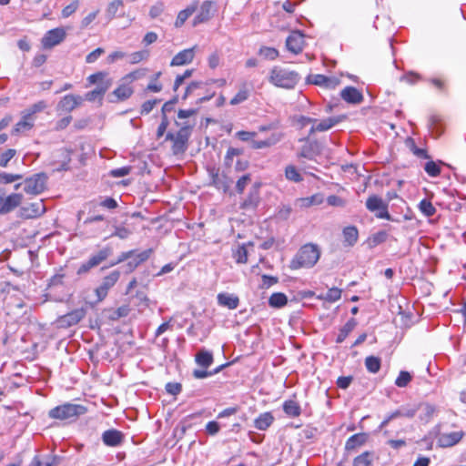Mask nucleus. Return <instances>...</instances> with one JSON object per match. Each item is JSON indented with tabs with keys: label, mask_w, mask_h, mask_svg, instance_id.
Returning <instances> with one entry per match:
<instances>
[{
	"label": "nucleus",
	"mask_w": 466,
	"mask_h": 466,
	"mask_svg": "<svg viewBox=\"0 0 466 466\" xmlns=\"http://www.w3.org/2000/svg\"><path fill=\"white\" fill-rule=\"evenodd\" d=\"M319 257L320 250L317 245L305 244L291 259L289 268L294 270L301 268H312L318 262Z\"/></svg>",
	"instance_id": "1"
},
{
	"label": "nucleus",
	"mask_w": 466,
	"mask_h": 466,
	"mask_svg": "<svg viewBox=\"0 0 466 466\" xmlns=\"http://www.w3.org/2000/svg\"><path fill=\"white\" fill-rule=\"evenodd\" d=\"M299 76L295 71H290L279 66H274L269 74L268 81L278 86L292 89L298 84Z\"/></svg>",
	"instance_id": "2"
},
{
	"label": "nucleus",
	"mask_w": 466,
	"mask_h": 466,
	"mask_svg": "<svg viewBox=\"0 0 466 466\" xmlns=\"http://www.w3.org/2000/svg\"><path fill=\"white\" fill-rule=\"evenodd\" d=\"M192 132V126H181L176 134L168 132L166 140L173 142L172 152L174 155H179L187 149V142Z\"/></svg>",
	"instance_id": "3"
},
{
	"label": "nucleus",
	"mask_w": 466,
	"mask_h": 466,
	"mask_svg": "<svg viewBox=\"0 0 466 466\" xmlns=\"http://www.w3.org/2000/svg\"><path fill=\"white\" fill-rule=\"evenodd\" d=\"M86 408L79 404L65 403L49 410V417L56 420H70L83 415Z\"/></svg>",
	"instance_id": "4"
},
{
	"label": "nucleus",
	"mask_w": 466,
	"mask_h": 466,
	"mask_svg": "<svg viewBox=\"0 0 466 466\" xmlns=\"http://www.w3.org/2000/svg\"><path fill=\"white\" fill-rule=\"evenodd\" d=\"M112 248L111 247H105L98 250L96 253L93 254L88 260L82 263L76 273L78 275L86 274L87 273L91 268L97 267L100 265L103 261H105L108 257L112 254Z\"/></svg>",
	"instance_id": "5"
},
{
	"label": "nucleus",
	"mask_w": 466,
	"mask_h": 466,
	"mask_svg": "<svg viewBox=\"0 0 466 466\" xmlns=\"http://www.w3.org/2000/svg\"><path fill=\"white\" fill-rule=\"evenodd\" d=\"M366 208L370 212H376L381 209V212H377L375 216L378 218L387 219L393 221L392 217L388 212V202L384 201L380 197L377 195L370 196L366 200Z\"/></svg>",
	"instance_id": "6"
},
{
	"label": "nucleus",
	"mask_w": 466,
	"mask_h": 466,
	"mask_svg": "<svg viewBox=\"0 0 466 466\" xmlns=\"http://www.w3.org/2000/svg\"><path fill=\"white\" fill-rule=\"evenodd\" d=\"M46 181L45 173L35 174L25 180L24 190L30 195H39L46 189Z\"/></svg>",
	"instance_id": "7"
},
{
	"label": "nucleus",
	"mask_w": 466,
	"mask_h": 466,
	"mask_svg": "<svg viewBox=\"0 0 466 466\" xmlns=\"http://www.w3.org/2000/svg\"><path fill=\"white\" fill-rule=\"evenodd\" d=\"M119 277L120 272L114 270L102 279L101 284L95 289L97 301H102L107 296L108 290L115 286Z\"/></svg>",
	"instance_id": "8"
},
{
	"label": "nucleus",
	"mask_w": 466,
	"mask_h": 466,
	"mask_svg": "<svg viewBox=\"0 0 466 466\" xmlns=\"http://www.w3.org/2000/svg\"><path fill=\"white\" fill-rule=\"evenodd\" d=\"M66 36V30L63 27H56L47 31L41 43L44 48L50 49L63 42Z\"/></svg>",
	"instance_id": "9"
},
{
	"label": "nucleus",
	"mask_w": 466,
	"mask_h": 466,
	"mask_svg": "<svg viewBox=\"0 0 466 466\" xmlns=\"http://www.w3.org/2000/svg\"><path fill=\"white\" fill-rule=\"evenodd\" d=\"M259 187L260 183H254L252 185L248 191V194L240 203V209L246 211H253L258 208L260 202Z\"/></svg>",
	"instance_id": "10"
},
{
	"label": "nucleus",
	"mask_w": 466,
	"mask_h": 466,
	"mask_svg": "<svg viewBox=\"0 0 466 466\" xmlns=\"http://www.w3.org/2000/svg\"><path fill=\"white\" fill-rule=\"evenodd\" d=\"M300 141H305L306 143L298 153L299 157L311 160L321 153L320 144L317 140L309 141L308 138H303Z\"/></svg>",
	"instance_id": "11"
},
{
	"label": "nucleus",
	"mask_w": 466,
	"mask_h": 466,
	"mask_svg": "<svg viewBox=\"0 0 466 466\" xmlns=\"http://www.w3.org/2000/svg\"><path fill=\"white\" fill-rule=\"evenodd\" d=\"M211 184L218 189H222L225 193L230 188L233 180L225 173H219L218 169L212 168L209 170Z\"/></svg>",
	"instance_id": "12"
},
{
	"label": "nucleus",
	"mask_w": 466,
	"mask_h": 466,
	"mask_svg": "<svg viewBox=\"0 0 466 466\" xmlns=\"http://www.w3.org/2000/svg\"><path fill=\"white\" fill-rule=\"evenodd\" d=\"M307 82L329 89H334L339 84V78L320 74L309 75Z\"/></svg>",
	"instance_id": "13"
},
{
	"label": "nucleus",
	"mask_w": 466,
	"mask_h": 466,
	"mask_svg": "<svg viewBox=\"0 0 466 466\" xmlns=\"http://www.w3.org/2000/svg\"><path fill=\"white\" fill-rule=\"evenodd\" d=\"M84 101V97L76 95L65 96L57 104L58 110L64 112H71L77 106H79Z\"/></svg>",
	"instance_id": "14"
},
{
	"label": "nucleus",
	"mask_w": 466,
	"mask_h": 466,
	"mask_svg": "<svg viewBox=\"0 0 466 466\" xmlns=\"http://www.w3.org/2000/svg\"><path fill=\"white\" fill-rule=\"evenodd\" d=\"M197 46L184 49L178 52L171 60V66H180L190 64L195 57V50Z\"/></svg>",
	"instance_id": "15"
},
{
	"label": "nucleus",
	"mask_w": 466,
	"mask_h": 466,
	"mask_svg": "<svg viewBox=\"0 0 466 466\" xmlns=\"http://www.w3.org/2000/svg\"><path fill=\"white\" fill-rule=\"evenodd\" d=\"M304 45V35L299 32H292L286 40V46L288 50L294 54H299L302 51Z\"/></svg>",
	"instance_id": "16"
},
{
	"label": "nucleus",
	"mask_w": 466,
	"mask_h": 466,
	"mask_svg": "<svg viewBox=\"0 0 466 466\" xmlns=\"http://www.w3.org/2000/svg\"><path fill=\"white\" fill-rule=\"evenodd\" d=\"M463 436L462 431L442 433L438 438V443L443 448L451 447L459 443Z\"/></svg>",
	"instance_id": "17"
},
{
	"label": "nucleus",
	"mask_w": 466,
	"mask_h": 466,
	"mask_svg": "<svg viewBox=\"0 0 466 466\" xmlns=\"http://www.w3.org/2000/svg\"><path fill=\"white\" fill-rule=\"evenodd\" d=\"M152 253V248L146 249L137 254L135 253L133 258H131L130 260L125 265L126 273L133 272L140 264L147 261Z\"/></svg>",
	"instance_id": "18"
},
{
	"label": "nucleus",
	"mask_w": 466,
	"mask_h": 466,
	"mask_svg": "<svg viewBox=\"0 0 466 466\" xmlns=\"http://www.w3.org/2000/svg\"><path fill=\"white\" fill-rule=\"evenodd\" d=\"M124 434L115 429L107 430L102 434V441L105 445L109 447H116L122 444L124 441Z\"/></svg>",
	"instance_id": "19"
},
{
	"label": "nucleus",
	"mask_w": 466,
	"mask_h": 466,
	"mask_svg": "<svg viewBox=\"0 0 466 466\" xmlns=\"http://www.w3.org/2000/svg\"><path fill=\"white\" fill-rule=\"evenodd\" d=\"M111 85L112 81L110 79H106V82H101L94 90L87 92L85 95L84 99L90 102H94L96 100L101 101L103 99L104 95L109 89Z\"/></svg>",
	"instance_id": "20"
},
{
	"label": "nucleus",
	"mask_w": 466,
	"mask_h": 466,
	"mask_svg": "<svg viewBox=\"0 0 466 466\" xmlns=\"http://www.w3.org/2000/svg\"><path fill=\"white\" fill-rule=\"evenodd\" d=\"M22 199L23 196L22 194L19 193L11 194L7 196L5 198H3L0 215H5L14 210L21 204Z\"/></svg>",
	"instance_id": "21"
},
{
	"label": "nucleus",
	"mask_w": 466,
	"mask_h": 466,
	"mask_svg": "<svg viewBox=\"0 0 466 466\" xmlns=\"http://www.w3.org/2000/svg\"><path fill=\"white\" fill-rule=\"evenodd\" d=\"M86 316V310L81 308V309H74L72 310L71 312L62 316L60 319H59V322L63 325V326H74L76 324H77L82 319H84Z\"/></svg>",
	"instance_id": "22"
},
{
	"label": "nucleus",
	"mask_w": 466,
	"mask_h": 466,
	"mask_svg": "<svg viewBox=\"0 0 466 466\" xmlns=\"http://www.w3.org/2000/svg\"><path fill=\"white\" fill-rule=\"evenodd\" d=\"M340 96L343 100L350 104H360L363 100L362 94L353 86H347L342 89Z\"/></svg>",
	"instance_id": "23"
},
{
	"label": "nucleus",
	"mask_w": 466,
	"mask_h": 466,
	"mask_svg": "<svg viewBox=\"0 0 466 466\" xmlns=\"http://www.w3.org/2000/svg\"><path fill=\"white\" fill-rule=\"evenodd\" d=\"M26 218H36L43 215L46 211V207L43 200H38L29 203L23 208Z\"/></svg>",
	"instance_id": "24"
},
{
	"label": "nucleus",
	"mask_w": 466,
	"mask_h": 466,
	"mask_svg": "<svg viewBox=\"0 0 466 466\" xmlns=\"http://www.w3.org/2000/svg\"><path fill=\"white\" fill-rule=\"evenodd\" d=\"M218 303L220 306L226 307L229 309H235L238 307L239 299L238 296L229 293H219L217 297Z\"/></svg>",
	"instance_id": "25"
},
{
	"label": "nucleus",
	"mask_w": 466,
	"mask_h": 466,
	"mask_svg": "<svg viewBox=\"0 0 466 466\" xmlns=\"http://www.w3.org/2000/svg\"><path fill=\"white\" fill-rule=\"evenodd\" d=\"M368 441V434L367 433H357L352 436H350L345 444V450L347 451H355L357 448L361 447L366 443Z\"/></svg>",
	"instance_id": "26"
},
{
	"label": "nucleus",
	"mask_w": 466,
	"mask_h": 466,
	"mask_svg": "<svg viewBox=\"0 0 466 466\" xmlns=\"http://www.w3.org/2000/svg\"><path fill=\"white\" fill-rule=\"evenodd\" d=\"M282 138V135L280 133H274L268 138L265 140H251V147L253 149H261L265 147H269L278 142H279Z\"/></svg>",
	"instance_id": "27"
},
{
	"label": "nucleus",
	"mask_w": 466,
	"mask_h": 466,
	"mask_svg": "<svg viewBox=\"0 0 466 466\" xmlns=\"http://www.w3.org/2000/svg\"><path fill=\"white\" fill-rule=\"evenodd\" d=\"M211 8H212V2L205 1L200 6L199 13L194 19V25H196L199 23H204V22L208 21L212 16Z\"/></svg>",
	"instance_id": "28"
},
{
	"label": "nucleus",
	"mask_w": 466,
	"mask_h": 466,
	"mask_svg": "<svg viewBox=\"0 0 466 466\" xmlns=\"http://www.w3.org/2000/svg\"><path fill=\"white\" fill-rule=\"evenodd\" d=\"M34 117L28 116L24 112L22 113V119L17 122L12 131L14 135H17L21 132L30 130L34 127Z\"/></svg>",
	"instance_id": "29"
},
{
	"label": "nucleus",
	"mask_w": 466,
	"mask_h": 466,
	"mask_svg": "<svg viewBox=\"0 0 466 466\" xmlns=\"http://www.w3.org/2000/svg\"><path fill=\"white\" fill-rule=\"evenodd\" d=\"M344 243L346 246H354L359 238V231L355 226L346 227L342 231Z\"/></svg>",
	"instance_id": "30"
},
{
	"label": "nucleus",
	"mask_w": 466,
	"mask_h": 466,
	"mask_svg": "<svg viewBox=\"0 0 466 466\" xmlns=\"http://www.w3.org/2000/svg\"><path fill=\"white\" fill-rule=\"evenodd\" d=\"M196 362L198 366L207 369L213 363V355L210 351L201 349L196 354Z\"/></svg>",
	"instance_id": "31"
},
{
	"label": "nucleus",
	"mask_w": 466,
	"mask_h": 466,
	"mask_svg": "<svg viewBox=\"0 0 466 466\" xmlns=\"http://www.w3.org/2000/svg\"><path fill=\"white\" fill-rule=\"evenodd\" d=\"M274 421V417L270 412H264L260 414L255 420L254 426L259 431L267 430Z\"/></svg>",
	"instance_id": "32"
},
{
	"label": "nucleus",
	"mask_w": 466,
	"mask_h": 466,
	"mask_svg": "<svg viewBox=\"0 0 466 466\" xmlns=\"http://www.w3.org/2000/svg\"><path fill=\"white\" fill-rule=\"evenodd\" d=\"M357 326V320L354 318L350 319L346 324L339 329V332L337 336L336 342L342 343L345 339L349 336V334L355 329Z\"/></svg>",
	"instance_id": "33"
},
{
	"label": "nucleus",
	"mask_w": 466,
	"mask_h": 466,
	"mask_svg": "<svg viewBox=\"0 0 466 466\" xmlns=\"http://www.w3.org/2000/svg\"><path fill=\"white\" fill-rule=\"evenodd\" d=\"M57 156L62 158L61 163L55 168V171H63L69 168L72 151L66 148H61L57 152Z\"/></svg>",
	"instance_id": "34"
},
{
	"label": "nucleus",
	"mask_w": 466,
	"mask_h": 466,
	"mask_svg": "<svg viewBox=\"0 0 466 466\" xmlns=\"http://www.w3.org/2000/svg\"><path fill=\"white\" fill-rule=\"evenodd\" d=\"M342 119V116H332L328 117L320 121L319 123H316V129H318L319 132H324L330 128H332L334 126L339 124Z\"/></svg>",
	"instance_id": "35"
},
{
	"label": "nucleus",
	"mask_w": 466,
	"mask_h": 466,
	"mask_svg": "<svg viewBox=\"0 0 466 466\" xmlns=\"http://www.w3.org/2000/svg\"><path fill=\"white\" fill-rule=\"evenodd\" d=\"M287 296L281 292L273 293L268 299V305L271 308L279 309L287 305Z\"/></svg>",
	"instance_id": "36"
},
{
	"label": "nucleus",
	"mask_w": 466,
	"mask_h": 466,
	"mask_svg": "<svg viewBox=\"0 0 466 466\" xmlns=\"http://www.w3.org/2000/svg\"><path fill=\"white\" fill-rule=\"evenodd\" d=\"M133 89L127 85H121L114 90L112 96H116L117 100H126L131 96Z\"/></svg>",
	"instance_id": "37"
},
{
	"label": "nucleus",
	"mask_w": 466,
	"mask_h": 466,
	"mask_svg": "<svg viewBox=\"0 0 466 466\" xmlns=\"http://www.w3.org/2000/svg\"><path fill=\"white\" fill-rule=\"evenodd\" d=\"M123 9V1L122 0H114L112 1L106 10V15L108 20H112L120 10Z\"/></svg>",
	"instance_id": "38"
},
{
	"label": "nucleus",
	"mask_w": 466,
	"mask_h": 466,
	"mask_svg": "<svg viewBox=\"0 0 466 466\" xmlns=\"http://www.w3.org/2000/svg\"><path fill=\"white\" fill-rule=\"evenodd\" d=\"M283 410L290 417H298L300 414V407L294 400H286L283 404Z\"/></svg>",
	"instance_id": "39"
},
{
	"label": "nucleus",
	"mask_w": 466,
	"mask_h": 466,
	"mask_svg": "<svg viewBox=\"0 0 466 466\" xmlns=\"http://www.w3.org/2000/svg\"><path fill=\"white\" fill-rule=\"evenodd\" d=\"M373 461V453L365 451L357 456L353 461V466H370Z\"/></svg>",
	"instance_id": "40"
},
{
	"label": "nucleus",
	"mask_w": 466,
	"mask_h": 466,
	"mask_svg": "<svg viewBox=\"0 0 466 466\" xmlns=\"http://www.w3.org/2000/svg\"><path fill=\"white\" fill-rule=\"evenodd\" d=\"M381 366L379 357L369 356L365 359V367L370 373H377Z\"/></svg>",
	"instance_id": "41"
},
{
	"label": "nucleus",
	"mask_w": 466,
	"mask_h": 466,
	"mask_svg": "<svg viewBox=\"0 0 466 466\" xmlns=\"http://www.w3.org/2000/svg\"><path fill=\"white\" fill-rule=\"evenodd\" d=\"M285 177L288 180L292 182H301L303 180L302 176L293 165H289L285 168Z\"/></svg>",
	"instance_id": "42"
},
{
	"label": "nucleus",
	"mask_w": 466,
	"mask_h": 466,
	"mask_svg": "<svg viewBox=\"0 0 466 466\" xmlns=\"http://www.w3.org/2000/svg\"><path fill=\"white\" fill-rule=\"evenodd\" d=\"M389 237V234L384 231V230H380L373 235H371L369 239H368V243H369V246L370 248H374L383 242H385L387 240Z\"/></svg>",
	"instance_id": "43"
},
{
	"label": "nucleus",
	"mask_w": 466,
	"mask_h": 466,
	"mask_svg": "<svg viewBox=\"0 0 466 466\" xmlns=\"http://www.w3.org/2000/svg\"><path fill=\"white\" fill-rule=\"evenodd\" d=\"M249 96V90L247 88V85L243 84L236 96L230 100V105L236 106L246 101Z\"/></svg>",
	"instance_id": "44"
},
{
	"label": "nucleus",
	"mask_w": 466,
	"mask_h": 466,
	"mask_svg": "<svg viewBox=\"0 0 466 466\" xmlns=\"http://www.w3.org/2000/svg\"><path fill=\"white\" fill-rule=\"evenodd\" d=\"M418 208L425 217H431L436 213V208H434L432 203L427 198L422 199L419 203Z\"/></svg>",
	"instance_id": "45"
},
{
	"label": "nucleus",
	"mask_w": 466,
	"mask_h": 466,
	"mask_svg": "<svg viewBox=\"0 0 466 466\" xmlns=\"http://www.w3.org/2000/svg\"><path fill=\"white\" fill-rule=\"evenodd\" d=\"M299 201L302 207L309 208L314 205H320L323 202V196L321 194H315L310 197L302 198Z\"/></svg>",
	"instance_id": "46"
},
{
	"label": "nucleus",
	"mask_w": 466,
	"mask_h": 466,
	"mask_svg": "<svg viewBox=\"0 0 466 466\" xmlns=\"http://www.w3.org/2000/svg\"><path fill=\"white\" fill-rule=\"evenodd\" d=\"M194 7H187L182 11H180L177 16L175 26L180 27L184 25V23L187 20V18L194 13Z\"/></svg>",
	"instance_id": "47"
},
{
	"label": "nucleus",
	"mask_w": 466,
	"mask_h": 466,
	"mask_svg": "<svg viewBox=\"0 0 466 466\" xmlns=\"http://www.w3.org/2000/svg\"><path fill=\"white\" fill-rule=\"evenodd\" d=\"M251 182V175L249 173L244 174L239 177L236 182V190L238 194H242L245 188Z\"/></svg>",
	"instance_id": "48"
},
{
	"label": "nucleus",
	"mask_w": 466,
	"mask_h": 466,
	"mask_svg": "<svg viewBox=\"0 0 466 466\" xmlns=\"http://www.w3.org/2000/svg\"><path fill=\"white\" fill-rule=\"evenodd\" d=\"M412 380V376L406 370H401L395 380L396 386L400 388L406 387Z\"/></svg>",
	"instance_id": "49"
},
{
	"label": "nucleus",
	"mask_w": 466,
	"mask_h": 466,
	"mask_svg": "<svg viewBox=\"0 0 466 466\" xmlns=\"http://www.w3.org/2000/svg\"><path fill=\"white\" fill-rule=\"evenodd\" d=\"M425 172L431 177H436L441 174V167L434 161H428L424 166Z\"/></svg>",
	"instance_id": "50"
},
{
	"label": "nucleus",
	"mask_w": 466,
	"mask_h": 466,
	"mask_svg": "<svg viewBox=\"0 0 466 466\" xmlns=\"http://www.w3.org/2000/svg\"><path fill=\"white\" fill-rule=\"evenodd\" d=\"M259 55L266 59L274 60L279 56V51L273 47L264 46L259 49Z\"/></svg>",
	"instance_id": "51"
},
{
	"label": "nucleus",
	"mask_w": 466,
	"mask_h": 466,
	"mask_svg": "<svg viewBox=\"0 0 466 466\" xmlns=\"http://www.w3.org/2000/svg\"><path fill=\"white\" fill-rule=\"evenodd\" d=\"M149 56V52L147 50H141L137 52H134L129 56L130 64H137L145 59H147Z\"/></svg>",
	"instance_id": "52"
},
{
	"label": "nucleus",
	"mask_w": 466,
	"mask_h": 466,
	"mask_svg": "<svg viewBox=\"0 0 466 466\" xmlns=\"http://www.w3.org/2000/svg\"><path fill=\"white\" fill-rule=\"evenodd\" d=\"M46 107V104L44 101H39L32 105L29 108L24 111L28 116L34 117V115L43 111Z\"/></svg>",
	"instance_id": "53"
},
{
	"label": "nucleus",
	"mask_w": 466,
	"mask_h": 466,
	"mask_svg": "<svg viewBox=\"0 0 466 466\" xmlns=\"http://www.w3.org/2000/svg\"><path fill=\"white\" fill-rule=\"evenodd\" d=\"M341 297V289L339 288H331L329 289L324 299L329 302H335L339 300Z\"/></svg>",
	"instance_id": "54"
},
{
	"label": "nucleus",
	"mask_w": 466,
	"mask_h": 466,
	"mask_svg": "<svg viewBox=\"0 0 466 466\" xmlns=\"http://www.w3.org/2000/svg\"><path fill=\"white\" fill-rule=\"evenodd\" d=\"M15 149H7L3 154L0 155V167H5L8 165V162L15 156Z\"/></svg>",
	"instance_id": "55"
},
{
	"label": "nucleus",
	"mask_w": 466,
	"mask_h": 466,
	"mask_svg": "<svg viewBox=\"0 0 466 466\" xmlns=\"http://www.w3.org/2000/svg\"><path fill=\"white\" fill-rule=\"evenodd\" d=\"M129 313V309L127 306H122L114 310L111 315L109 316V319L112 320H117L120 318L127 317Z\"/></svg>",
	"instance_id": "56"
},
{
	"label": "nucleus",
	"mask_w": 466,
	"mask_h": 466,
	"mask_svg": "<svg viewBox=\"0 0 466 466\" xmlns=\"http://www.w3.org/2000/svg\"><path fill=\"white\" fill-rule=\"evenodd\" d=\"M132 170L131 167H122L110 170L109 175L112 177H122L130 174Z\"/></svg>",
	"instance_id": "57"
},
{
	"label": "nucleus",
	"mask_w": 466,
	"mask_h": 466,
	"mask_svg": "<svg viewBox=\"0 0 466 466\" xmlns=\"http://www.w3.org/2000/svg\"><path fill=\"white\" fill-rule=\"evenodd\" d=\"M23 177L19 174H8L5 172H0V181L5 184H9L14 181L21 179Z\"/></svg>",
	"instance_id": "58"
},
{
	"label": "nucleus",
	"mask_w": 466,
	"mask_h": 466,
	"mask_svg": "<svg viewBox=\"0 0 466 466\" xmlns=\"http://www.w3.org/2000/svg\"><path fill=\"white\" fill-rule=\"evenodd\" d=\"M132 234L131 229L126 228V227H116L115 231L112 234V236H116L119 238L120 239H126Z\"/></svg>",
	"instance_id": "59"
},
{
	"label": "nucleus",
	"mask_w": 466,
	"mask_h": 466,
	"mask_svg": "<svg viewBox=\"0 0 466 466\" xmlns=\"http://www.w3.org/2000/svg\"><path fill=\"white\" fill-rule=\"evenodd\" d=\"M236 261L240 264H245L248 261V251L244 246L238 247L236 255Z\"/></svg>",
	"instance_id": "60"
},
{
	"label": "nucleus",
	"mask_w": 466,
	"mask_h": 466,
	"mask_svg": "<svg viewBox=\"0 0 466 466\" xmlns=\"http://www.w3.org/2000/svg\"><path fill=\"white\" fill-rule=\"evenodd\" d=\"M104 53H105V50L103 48L97 47L96 49H95L94 51H92L86 56V62L87 64H92V63L96 62L100 57V56H102Z\"/></svg>",
	"instance_id": "61"
},
{
	"label": "nucleus",
	"mask_w": 466,
	"mask_h": 466,
	"mask_svg": "<svg viewBox=\"0 0 466 466\" xmlns=\"http://www.w3.org/2000/svg\"><path fill=\"white\" fill-rule=\"evenodd\" d=\"M159 102H160V100H158V99L147 100V101L144 102L141 106L140 113L142 115L149 114L153 110L154 106Z\"/></svg>",
	"instance_id": "62"
},
{
	"label": "nucleus",
	"mask_w": 466,
	"mask_h": 466,
	"mask_svg": "<svg viewBox=\"0 0 466 466\" xmlns=\"http://www.w3.org/2000/svg\"><path fill=\"white\" fill-rule=\"evenodd\" d=\"M165 6L161 2L157 3L152 5L149 10V15L151 18H156L159 16L164 12Z\"/></svg>",
	"instance_id": "63"
},
{
	"label": "nucleus",
	"mask_w": 466,
	"mask_h": 466,
	"mask_svg": "<svg viewBox=\"0 0 466 466\" xmlns=\"http://www.w3.org/2000/svg\"><path fill=\"white\" fill-rule=\"evenodd\" d=\"M182 386L178 382H168L166 385V390L167 393L171 395H177L181 392Z\"/></svg>",
	"instance_id": "64"
}]
</instances>
